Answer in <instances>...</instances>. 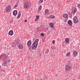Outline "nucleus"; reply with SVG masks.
<instances>
[{"instance_id": "nucleus-4", "label": "nucleus", "mask_w": 80, "mask_h": 80, "mask_svg": "<svg viewBox=\"0 0 80 80\" xmlns=\"http://www.w3.org/2000/svg\"><path fill=\"white\" fill-rule=\"evenodd\" d=\"M6 12L7 13H8L10 12V10L12 9V7L10 5H8L6 7Z\"/></svg>"}, {"instance_id": "nucleus-31", "label": "nucleus", "mask_w": 80, "mask_h": 80, "mask_svg": "<svg viewBox=\"0 0 80 80\" xmlns=\"http://www.w3.org/2000/svg\"><path fill=\"white\" fill-rule=\"evenodd\" d=\"M55 40H53L52 41V43L53 44H55Z\"/></svg>"}, {"instance_id": "nucleus-2", "label": "nucleus", "mask_w": 80, "mask_h": 80, "mask_svg": "<svg viewBox=\"0 0 80 80\" xmlns=\"http://www.w3.org/2000/svg\"><path fill=\"white\" fill-rule=\"evenodd\" d=\"M20 41H19V40H15L14 41L13 43L12 44V47H15L16 45H18Z\"/></svg>"}, {"instance_id": "nucleus-14", "label": "nucleus", "mask_w": 80, "mask_h": 80, "mask_svg": "<svg viewBox=\"0 0 80 80\" xmlns=\"http://www.w3.org/2000/svg\"><path fill=\"white\" fill-rule=\"evenodd\" d=\"M68 25H70V26L72 25V22L71 20H69L68 21Z\"/></svg>"}, {"instance_id": "nucleus-33", "label": "nucleus", "mask_w": 80, "mask_h": 80, "mask_svg": "<svg viewBox=\"0 0 80 80\" xmlns=\"http://www.w3.org/2000/svg\"><path fill=\"white\" fill-rule=\"evenodd\" d=\"M38 13H40V10H38Z\"/></svg>"}, {"instance_id": "nucleus-30", "label": "nucleus", "mask_w": 80, "mask_h": 80, "mask_svg": "<svg viewBox=\"0 0 80 80\" xmlns=\"http://www.w3.org/2000/svg\"><path fill=\"white\" fill-rule=\"evenodd\" d=\"M78 8L80 9V4H78Z\"/></svg>"}, {"instance_id": "nucleus-18", "label": "nucleus", "mask_w": 80, "mask_h": 80, "mask_svg": "<svg viewBox=\"0 0 80 80\" xmlns=\"http://www.w3.org/2000/svg\"><path fill=\"white\" fill-rule=\"evenodd\" d=\"M8 63L7 62H4L2 64V65L3 66H6V65H7Z\"/></svg>"}, {"instance_id": "nucleus-23", "label": "nucleus", "mask_w": 80, "mask_h": 80, "mask_svg": "<svg viewBox=\"0 0 80 80\" xmlns=\"http://www.w3.org/2000/svg\"><path fill=\"white\" fill-rule=\"evenodd\" d=\"M42 9V6H40L38 8V10H41Z\"/></svg>"}, {"instance_id": "nucleus-3", "label": "nucleus", "mask_w": 80, "mask_h": 80, "mask_svg": "<svg viewBox=\"0 0 80 80\" xmlns=\"http://www.w3.org/2000/svg\"><path fill=\"white\" fill-rule=\"evenodd\" d=\"M4 62H7L8 63L10 62V58L7 56L5 57L3 59Z\"/></svg>"}, {"instance_id": "nucleus-28", "label": "nucleus", "mask_w": 80, "mask_h": 80, "mask_svg": "<svg viewBox=\"0 0 80 80\" xmlns=\"http://www.w3.org/2000/svg\"><path fill=\"white\" fill-rule=\"evenodd\" d=\"M49 52V50H48V49L46 51V53H48Z\"/></svg>"}, {"instance_id": "nucleus-15", "label": "nucleus", "mask_w": 80, "mask_h": 80, "mask_svg": "<svg viewBox=\"0 0 80 80\" xmlns=\"http://www.w3.org/2000/svg\"><path fill=\"white\" fill-rule=\"evenodd\" d=\"M18 48L19 49H22V48H23V46H22V45L21 44H19V45L18 44Z\"/></svg>"}, {"instance_id": "nucleus-1", "label": "nucleus", "mask_w": 80, "mask_h": 80, "mask_svg": "<svg viewBox=\"0 0 80 80\" xmlns=\"http://www.w3.org/2000/svg\"><path fill=\"white\" fill-rule=\"evenodd\" d=\"M38 39H36L33 43L32 47V50H35L37 48V47L38 46Z\"/></svg>"}, {"instance_id": "nucleus-37", "label": "nucleus", "mask_w": 80, "mask_h": 80, "mask_svg": "<svg viewBox=\"0 0 80 80\" xmlns=\"http://www.w3.org/2000/svg\"><path fill=\"white\" fill-rule=\"evenodd\" d=\"M44 0V1H46V0Z\"/></svg>"}, {"instance_id": "nucleus-36", "label": "nucleus", "mask_w": 80, "mask_h": 80, "mask_svg": "<svg viewBox=\"0 0 80 80\" xmlns=\"http://www.w3.org/2000/svg\"><path fill=\"white\" fill-rule=\"evenodd\" d=\"M18 76H20V74H18Z\"/></svg>"}, {"instance_id": "nucleus-19", "label": "nucleus", "mask_w": 80, "mask_h": 80, "mask_svg": "<svg viewBox=\"0 0 80 80\" xmlns=\"http://www.w3.org/2000/svg\"><path fill=\"white\" fill-rule=\"evenodd\" d=\"M20 16H21V13L20 12H19V14L18 15V17H17V18H19L20 17Z\"/></svg>"}, {"instance_id": "nucleus-16", "label": "nucleus", "mask_w": 80, "mask_h": 80, "mask_svg": "<svg viewBox=\"0 0 80 80\" xmlns=\"http://www.w3.org/2000/svg\"><path fill=\"white\" fill-rule=\"evenodd\" d=\"M65 41L66 43H68V42H69V41H70V39L68 38H66L65 40Z\"/></svg>"}, {"instance_id": "nucleus-21", "label": "nucleus", "mask_w": 80, "mask_h": 80, "mask_svg": "<svg viewBox=\"0 0 80 80\" xmlns=\"http://www.w3.org/2000/svg\"><path fill=\"white\" fill-rule=\"evenodd\" d=\"M49 12V10L48 9H46L45 10V12L46 13H48Z\"/></svg>"}, {"instance_id": "nucleus-34", "label": "nucleus", "mask_w": 80, "mask_h": 80, "mask_svg": "<svg viewBox=\"0 0 80 80\" xmlns=\"http://www.w3.org/2000/svg\"><path fill=\"white\" fill-rule=\"evenodd\" d=\"M25 22H27V20H25Z\"/></svg>"}, {"instance_id": "nucleus-17", "label": "nucleus", "mask_w": 80, "mask_h": 80, "mask_svg": "<svg viewBox=\"0 0 80 80\" xmlns=\"http://www.w3.org/2000/svg\"><path fill=\"white\" fill-rule=\"evenodd\" d=\"M50 26L51 28H53V27H54V24L52 23H50Z\"/></svg>"}, {"instance_id": "nucleus-20", "label": "nucleus", "mask_w": 80, "mask_h": 80, "mask_svg": "<svg viewBox=\"0 0 80 80\" xmlns=\"http://www.w3.org/2000/svg\"><path fill=\"white\" fill-rule=\"evenodd\" d=\"M70 55V52H68L66 54V56L67 57H69Z\"/></svg>"}, {"instance_id": "nucleus-9", "label": "nucleus", "mask_w": 80, "mask_h": 80, "mask_svg": "<svg viewBox=\"0 0 80 80\" xmlns=\"http://www.w3.org/2000/svg\"><path fill=\"white\" fill-rule=\"evenodd\" d=\"M18 13V12L16 10H14L13 12V15H14V17L16 16V15H17Z\"/></svg>"}, {"instance_id": "nucleus-10", "label": "nucleus", "mask_w": 80, "mask_h": 80, "mask_svg": "<svg viewBox=\"0 0 80 80\" xmlns=\"http://www.w3.org/2000/svg\"><path fill=\"white\" fill-rule=\"evenodd\" d=\"M8 35L11 36L13 35V30L10 31L8 33Z\"/></svg>"}, {"instance_id": "nucleus-6", "label": "nucleus", "mask_w": 80, "mask_h": 80, "mask_svg": "<svg viewBox=\"0 0 80 80\" xmlns=\"http://www.w3.org/2000/svg\"><path fill=\"white\" fill-rule=\"evenodd\" d=\"M72 14H75L76 13V12H77V8H76L74 7L72 8Z\"/></svg>"}, {"instance_id": "nucleus-13", "label": "nucleus", "mask_w": 80, "mask_h": 80, "mask_svg": "<svg viewBox=\"0 0 80 80\" xmlns=\"http://www.w3.org/2000/svg\"><path fill=\"white\" fill-rule=\"evenodd\" d=\"M73 54L74 55V57H77L78 55V53L76 51H73Z\"/></svg>"}, {"instance_id": "nucleus-24", "label": "nucleus", "mask_w": 80, "mask_h": 80, "mask_svg": "<svg viewBox=\"0 0 80 80\" xmlns=\"http://www.w3.org/2000/svg\"><path fill=\"white\" fill-rule=\"evenodd\" d=\"M18 7V5L17 4L15 5L14 7H13V8H17Z\"/></svg>"}, {"instance_id": "nucleus-29", "label": "nucleus", "mask_w": 80, "mask_h": 80, "mask_svg": "<svg viewBox=\"0 0 80 80\" xmlns=\"http://www.w3.org/2000/svg\"><path fill=\"white\" fill-rule=\"evenodd\" d=\"M40 3H42L43 2V0H40L39 1Z\"/></svg>"}, {"instance_id": "nucleus-5", "label": "nucleus", "mask_w": 80, "mask_h": 80, "mask_svg": "<svg viewBox=\"0 0 80 80\" xmlns=\"http://www.w3.org/2000/svg\"><path fill=\"white\" fill-rule=\"evenodd\" d=\"M73 19L74 23H77L78 22V19H77V16L74 17V18H73Z\"/></svg>"}, {"instance_id": "nucleus-35", "label": "nucleus", "mask_w": 80, "mask_h": 80, "mask_svg": "<svg viewBox=\"0 0 80 80\" xmlns=\"http://www.w3.org/2000/svg\"><path fill=\"white\" fill-rule=\"evenodd\" d=\"M31 48H32V47L30 46L29 48V49H30V50H31Z\"/></svg>"}, {"instance_id": "nucleus-8", "label": "nucleus", "mask_w": 80, "mask_h": 80, "mask_svg": "<svg viewBox=\"0 0 80 80\" xmlns=\"http://www.w3.org/2000/svg\"><path fill=\"white\" fill-rule=\"evenodd\" d=\"M23 6L25 9H28L29 7V5L28 3H25Z\"/></svg>"}, {"instance_id": "nucleus-26", "label": "nucleus", "mask_w": 80, "mask_h": 80, "mask_svg": "<svg viewBox=\"0 0 80 80\" xmlns=\"http://www.w3.org/2000/svg\"><path fill=\"white\" fill-rule=\"evenodd\" d=\"M41 37H44V34L43 33H41Z\"/></svg>"}, {"instance_id": "nucleus-25", "label": "nucleus", "mask_w": 80, "mask_h": 80, "mask_svg": "<svg viewBox=\"0 0 80 80\" xmlns=\"http://www.w3.org/2000/svg\"><path fill=\"white\" fill-rule=\"evenodd\" d=\"M51 18L53 19L55 18V16L53 15L51 16Z\"/></svg>"}, {"instance_id": "nucleus-32", "label": "nucleus", "mask_w": 80, "mask_h": 80, "mask_svg": "<svg viewBox=\"0 0 80 80\" xmlns=\"http://www.w3.org/2000/svg\"><path fill=\"white\" fill-rule=\"evenodd\" d=\"M43 79L44 80H46V79H47V77H44V78H43Z\"/></svg>"}, {"instance_id": "nucleus-12", "label": "nucleus", "mask_w": 80, "mask_h": 80, "mask_svg": "<svg viewBox=\"0 0 80 80\" xmlns=\"http://www.w3.org/2000/svg\"><path fill=\"white\" fill-rule=\"evenodd\" d=\"M68 15L67 14H64L63 15V17L65 18H68Z\"/></svg>"}, {"instance_id": "nucleus-7", "label": "nucleus", "mask_w": 80, "mask_h": 80, "mask_svg": "<svg viewBox=\"0 0 80 80\" xmlns=\"http://www.w3.org/2000/svg\"><path fill=\"white\" fill-rule=\"evenodd\" d=\"M27 46L28 47H30L32 45V42L30 40H29L27 42Z\"/></svg>"}, {"instance_id": "nucleus-22", "label": "nucleus", "mask_w": 80, "mask_h": 80, "mask_svg": "<svg viewBox=\"0 0 80 80\" xmlns=\"http://www.w3.org/2000/svg\"><path fill=\"white\" fill-rule=\"evenodd\" d=\"M39 18V16H36V19L35 20L36 21V20H38V19Z\"/></svg>"}, {"instance_id": "nucleus-11", "label": "nucleus", "mask_w": 80, "mask_h": 80, "mask_svg": "<svg viewBox=\"0 0 80 80\" xmlns=\"http://www.w3.org/2000/svg\"><path fill=\"white\" fill-rule=\"evenodd\" d=\"M71 68H70V67L69 66V65H67L66 66V70H70Z\"/></svg>"}, {"instance_id": "nucleus-27", "label": "nucleus", "mask_w": 80, "mask_h": 80, "mask_svg": "<svg viewBox=\"0 0 80 80\" xmlns=\"http://www.w3.org/2000/svg\"><path fill=\"white\" fill-rule=\"evenodd\" d=\"M5 56V54H3L2 55L0 56V58H1V57H3Z\"/></svg>"}]
</instances>
